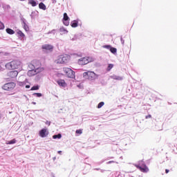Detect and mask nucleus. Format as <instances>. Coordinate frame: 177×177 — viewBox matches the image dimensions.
Listing matches in <instances>:
<instances>
[{
    "label": "nucleus",
    "instance_id": "obj_20",
    "mask_svg": "<svg viewBox=\"0 0 177 177\" xmlns=\"http://www.w3.org/2000/svg\"><path fill=\"white\" fill-rule=\"evenodd\" d=\"M6 31L7 34H10V35H13V34H15V30H12L11 28H7Z\"/></svg>",
    "mask_w": 177,
    "mask_h": 177
},
{
    "label": "nucleus",
    "instance_id": "obj_38",
    "mask_svg": "<svg viewBox=\"0 0 177 177\" xmlns=\"http://www.w3.org/2000/svg\"><path fill=\"white\" fill-rule=\"evenodd\" d=\"M113 162H114V161L111 160V161L108 162L107 164H111V163H113Z\"/></svg>",
    "mask_w": 177,
    "mask_h": 177
},
{
    "label": "nucleus",
    "instance_id": "obj_29",
    "mask_svg": "<svg viewBox=\"0 0 177 177\" xmlns=\"http://www.w3.org/2000/svg\"><path fill=\"white\" fill-rule=\"evenodd\" d=\"M17 34L19 37H21L22 38L24 37V33H23V32H21V30H19L17 32Z\"/></svg>",
    "mask_w": 177,
    "mask_h": 177
},
{
    "label": "nucleus",
    "instance_id": "obj_17",
    "mask_svg": "<svg viewBox=\"0 0 177 177\" xmlns=\"http://www.w3.org/2000/svg\"><path fill=\"white\" fill-rule=\"evenodd\" d=\"M59 31L62 34H67V32H68V30L67 29H66L64 27H61L59 28Z\"/></svg>",
    "mask_w": 177,
    "mask_h": 177
},
{
    "label": "nucleus",
    "instance_id": "obj_39",
    "mask_svg": "<svg viewBox=\"0 0 177 177\" xmlns=\"http://www.w3.org/2000/svg\"><path fill=\"white\" fill-rule=\"evenodd\" d=\"M6 8H7V9H10V6L7 5V6H6Z\"/></svg>",
    "mask_w": 177,
    "mask_h": 177
},
{
    "label": "nucleus",
    "instance_id": "obj_45",
    "mask_svg": "<svg viewBox=\"0 0 177 177\" xmlns=\"http://www.w3.org/2000/svg\"><path fill=\"white\" fill-rule=\"evenodd\" d=\"M21 78H24V76H23V75L21 76V77H20V79H21Z\"/></svg>",
    "mask_w": 177,
    "mask_h": 177
},
{
    "label": "nucleus",
    "instance_id": "obj_11",
    "mask_svg": "<svg viewBox=\"0 0 177 177\" xmlns=\"http://www.w3.org/2000/svg\"><path fill=\"white\" fill-rule=\"evenodd\" d=\"M48 135H49V131H48V129H42L39 131V136H41V138H46Z\"/></svg>",
    "mask_w": 177,
    "mask_h": 177
},
{
    "label": "nucleus",
    "instance_id": "obj_40",
    "mask_svg": "<svg viewBox=\"0 0 177 177\" xmlns=\"http://www.w3.org/2000/svg\"><path fill=\"white\" fill-rule=\"evenodd\" d=\"M26 89L30 88V85H26Z\"/></svg>",
    "mask_w": 177,
    "mask_h": 177
},
{
    "label": "nucleus",
    "instance_id": "obj_32",
    "mask_svg": "<svg viewBox=\"0 0 177 177\" xmlns=\"http://www.w3.org/2000/svg\"><path fill=\"white\" fill-rule=\"evenodd\" d=\"M103 48H104L105 49H109V50H110L111 49V46L105 45V46H103Z\"/></svg>",
    "mask_w": 177,
    "mask_h": 177
},
{
    "label": "nucleus",
    "instance_id": "obj_9",
    "mask_svg": "<svg viewBox=\"0 0 177 177\" xmlns=\"http://www.w3.org/2000/svg\"><path fill=\"white\" fill-rule=\"evenodd\" d=\"M53 46L50 44H44L41 46L43 50H45L46 52H53Z\"/></svg>",
    "mask_w": 177,
    "mask_h": 177
},
{
    "label": "nucleus",
    "instance_id": "obj_12",
    "mask_svg": "<svg viewBox=\"0 0 177 177\" xmlns=\"http://www.w3.org/2000/svg\"><path fill=\"white\" fill-rule=\"evenodd\" d=\"M30 70L28 71V77H32L34 75H37V74L39 73L38 71H36L35 69L29 68Z\"/></svg>",
    "mask_w": 177,
    "mask_h": 177
},
{
    "label": "nucleus",
    "instance_id": "obj_8",
    "mask_svg": "<svg viewBox=\"0 0 177 177\" xmlns=\"http://www.w3.org/2000/svg\"><path fill=\"white\" fill-rule=\"evenodd\" d=\"M90 62H91V60L89 57H85L79 59L78 64H80V66H85V64H88V63H89Z\"/></svg>",
    "mask_w": 177,
    "mask_h": 177
},
{
    "label": "nucleus",
    "instance_id": "obj_43",
    "mask_svg": "<svg viewBox=\"0 0 177 177\" xmlns=\"http://www.w3.org/2000/svg\"><path fill=\"white\" fill-rule=\"evenodd\" d=\"M58 154H62V151H58Z\"/></svg>",
    "mask_w": 177,
    "mask_h": 177
},
{
    "label": "nucleus",
    "instance_id": "obj_34",
    "mask_svg": "<svg viewBox=\"0 0 177 177\" xmlns=\"http://www.w3.org/2000/svg\"><path fill=\"white\" fill-rule=\"evenodd\" d=\"M55 32H56V30L53 29V30L49 32L48 34H55Z\"/></svg>",
    "mask_w": 177,
    "mask_h": 177
},
{
    "label": "nucleus",
    "instance_id": "obj_16",
    "mask_svg": "<svg viewBox=\"0 0 177 177\" xmlns=\"http://www.w3.org/2000/svg\"><path fill=\"white\" fill-rule=\"evenodd\" d=\"M21 21H22V26H23L24 30H26V31H27V30H28V26L26 24V19H24V18L21 19Z\"/></svg>",
    "mask_w": 177,
    "mask_h": 177
},
{
    "label": "nucleus",
    "instance_id": "obj_25",
    "mask_svg": "<svg viewBox=\"0 0 177 177\" xmlns=\"http://www.w3.org/2000/svg\"><path fill=\"white\" fill-rule=\"evenodd\" d=\"M30 5H32V6H35L37 5V2L34 0H31L28 2Z\"/></svg>",
    "mask_w": 177,
    "mask_h": 177
},
{
    "label": "nucleus",
    "instance_id": "obj_27",
    "mask_svg": "<svg viewBox=\"0 0 177 177\" xmlns=\"http://www.w3.org/2000/svg\"><path fill=\"white\" fill-rule=\"evenodd\" d=\"M38 89H39V86H33L30 91H38Z\"/></svg>",
    "mask_w": 177,
    "mask_h": 177
},
{
    "label": "nucleus",
    "instance_id": "obj_1",
    "mask_svg": "<svg viewBox=\"0 0 177 177\" xmlns=\"http://www.w3.org/2000/svg\"><path fill=\"white\" fill-rule=\"evenodd\" d=\"M29 68L38 71L39 73L44 71V68L41 67V62L38 60H33L30 64H28Z\"/></svg>",
    "mask_w": 177,
    "mask_h": 177
},
{
    "label": "nucleus",
    "instance_id": "obj_30",
    "mask_svg": "<svg viewBox=\"0 0 177 177\" xmlns=\"http://www.w3.org/2000/svg\"><path fill=\"white\" fill-rule=\"evenodd\" d=\"M33 95L35 96H37V97H41V96H42V93H33Z\"/></svg>",
    "mask_w": 177,
    "mask_h": 177
},
{
    "label": "nucleus",
    "instance_id": "obj_3",
    "mask_svg": "<svg viewBox=\"0 0 177 177\" xmlns=\"http://www.w3.org/2000/svg\"><path fill=\"white\" fill-rule=\"evenodd\" d=\"M70 57L67 55H61L58 56L57 59L55 61L57 64H64L68 62Z\"/></svg>",
    "mask_w": 177,
    "mask_h": 177
},
{
    "label": "nucleus",
    "instance_id": "obj_5",
    "mask_svg": "<svg viewBox=\"0 0 177 177\" xmlns=\"http://www.w3.org/2000/svg\"><path fill=\"white\" fill-rule=\"evenodd\" d=\"M83 75L84 77H87L89 81H94V80H96V78H97L96 73L92 71L84 72L83 73Z\"/></svg>",
    "mask_w": 177,
    "mask_h": 177
},
{
    "label": "nucleus",
    "instance_id": "obj_4",
    "mask_svg": "<svg viewBox=\"0 0 177 177\" xmlns=\"http://www.w3.org/2000/svg\"><path fill=\"white\" fill-rule=\"evenodd\" d=\"M135 167L140 169L141 172H149V168L146 166L143 160L139 161L138 165H135Z\"/></svg>",
    "mask_w": 177,
    "mask_h": 177
},
{
    "label": "nucleus",
    "instance_id": "obj_24",
    "mask_svg": "<svg viewBox=\"0 0 177 177\" xmlns=\"http://www.w3.org/2000/svg\"><path fill=\"white\" fill-rule=\"evenodd\" d=\"M53 139H62V134L59 133L57 135H54L53 136Z\"/></svg>",
    "mask_w": 177,
    "mask_h": 177
},
{
    "label": "nucleus",
    "instance_id": "obj_26",
    "mask_svg": "<svg viewBox=\"0 0 177 177\" xmlns=\"http://www.w3.org/2000/svg\"><path fill=\"white\" fill-rule=\"evenodd\" d=\"M113 67H114V65L113 64H109L106 68L107 71H110L111 68H113Z\"/></svg>",
    "mask_w": 177,
    "mask_h": 177
},
{
    "label": "nucleus",
    "instance_id": "obj_37",
    "mask_svg": "<svg viewBox=\"0 0 177 177\" xmlns=\"http://www.w3.org/2000/svg\"><path fill=\"white\" fill-rule=\"evenodd\" d=\"M146 118H147H147H151V115H147V116H146Z\"/></svg>",
    "mask_w": 177,
    "mask_h": 177
},
{
    "label": "nucleus",
    "instance_id": "obj_28",
    "mask_svg": "<svg viewBox=\"0 0 177 177\" xmlns=\"http://www.w3.org/2000/svg\"><path fill=\"white\" fill-rule=\"evenodd\" d=\"M103 106H104V102H101L98 104L97 105V109H102V107H103Z\"/></svg>",
    "mask_w": 177,
    "mask_h": 177
},
{
    "label": "nucleus",
    "instance_id": "obj_22",
    "mask_svg": "<svg viewBox=\"0 0 177 177\" xmlns=\"http://www.w3.org/2000/svg\"><path fill=\"white\" fill-rule=\"evenodd\" d=\"M110 52L111 53H113V55H115V53H117V48H115L114 47H111Z\"/></svg>",
    "mask_w": 177,
    "mask_h": 177
},
{
    "label": "nucleus",
    "instance_id": "obj_33",
    "mask_svg": "<svg viewBox=\"0 0 177 177\" xmlns=\"http://www.w3.org/2000/svg\"><path fill=\"white\" fill-rule=\"evenodd\" d=\"M76 133H79L80 135H81L82 133V130L81 129L76 130Z\"/></svg>",
    "mask_w": 177,
    "mask_h": 177
},
{
    "label": "nucleus",
    "instance_id": "obj_2",
    "mask_svg": "<svg viewBox=\"0 0 177 177\" xmlns=\"http://www.w3.org/2000/svg\"><path fill=\"white\" fill-rule=\"evenodd\" d=\"M21 62L19 60H14L8 62L6 64V68L8 70H15L16 68H20Z\"/></svg>",
    "mask_w": 177,
    "mask_h": 177
},
{
    "label": "nucleus",
    "instance_id": "obj_13",
    "mask_svg": "<svg viewBox=\"0 0 177 177\" xmlns=\"http://www.w3.org/2000/svg\"><path fill=\"white\" fill-rule=\"evenodd\" d=\"M18 75L19 72L17 71H12L8 73V77H10V78H16Z\"/></svg>",
    "mask_w": 177,
    "mask_h": 177
},
{
    "label": "nucleus",
    "instance_id": "obj_7",
    "mask_svg": "<svg viewBox=\"0 0 177 177\" xmlns=\"http://www.w3.org/2000/svg\"><path fill=\"white\" fill-rule=\"evenodd\" d=\"M16 87V83L15 82H8L2 86V89L4 91H13Z\"/></svg>",
    "mask_w": 177,
    "mask_h": 177
},
{
    "label": "nucleus",
    "instance_id": "obj_6",
    "mask_svg": "<svg viewBox=\"0 0 177 177\" xmlns=\"http://www.w3.org/2000/svg\"><path fill=\"white\" fill-rule=\"evenodd\" d=\"M63 71H64V73H65L66 75H67V77L68 78H75V72L72 71L71 68H64Z\"/></svg>",
    "mask_w": 177,
    "mask_h": 177
},
{
    "label": "nucleus",
    "instance_id": "obj_19",
    "mask_svg": "<svg viewBox=\"0 0 177 177\" xmlns=\"http://www.w3.org/2000/svg\"><path fill=\"white\" fill-rule=\"evenodd\" d=\"M39 9H42V10H46V6L44 5V3H40L39 4Z\"/></svg>",
    "mask_w": 177,
    "mask_h": 177
},
{
    "label": "nucleus",
    "instance_id": "obj_31",
    "mask_svg": "<svg viewBox=\"0 0 177 177\" xmlns=\"http://www.w3.org/2000/svg\"><path fill=\"white\" fill-rule=\"evenodd\" d=\"M3 28H5V25L3 24V23L0 21V30H3Z\"/></svg>",
    "mask_w": 177,
    "mask_h": 177
},
{
    "label": "nucleus",
    "instance_id": "obj_42",
    "mask_svg": "<svg viewBox=\"0 0 177 177\" xmlns=\"http://www.w3.org/2000/svg\"><path fill=\"white\" fill-rule=\"evenodd\" d=\"M165 172H166V174H168V172H169V170L166 169V170H165Z\"/></svg>",
    "mask_w": 177,
    "mask_h": 177
},
{
    "label": "nucleus",
    "instance_id": "obj_21",
    "mask_svg": "<svg viewBox=\"0 0 177 177\" xmlns=\"http://www.w3.org/2000/svg\"><path fill=\"white\" fill-rule=\"evenodd\" d=\"M71 27L75 28V27H78V22L77 21H74L73 22L71 23Z\"/></svg>",
    "mask_w": 177,
    "mask_h": 177
},
{
    "label": "nucleus",
    "instance_id": "obj_36",
    "mask_svg": "<svg viewBox=\"0 0 177 177\" xmlns=\"http://www.w3.org/2000/svg\"><path fill=\"white\" fill-rule=\"evenodd\" d=\"M46 125H50V122L46 121Z\"/></svg>",
    "mask_w": 177,
    "mask_h": 177
},
{
    "label": "nucleus",
    "instance_id": "obj_14",
    "mask_svg": "<svg viewBox=\"0 0 177 177\" xmlns=\"http://www.w3.org/2000/svg\"><path fill=\"white\" fill-rule=\"evenodd\" d=\"M56 82L58 84L59 86H62V88H66L67 86V84H66L64 80H57Z\"/></svg>",
    "mask_w": 177,
    "mask_h": 177
},
{
    "label": "nucleus",
    "instance_id": "obj_23",
    "mask_svg": "<svg viewBox=\"0 0 177 177\" xmlns=\"http://www.w3.org/2000/svg\"><path fill=\"white\" fill-rule=\"evenodd\" d=\"M16 142H17L16 139H12L10 141H8V142H6V145H15Z\"/></svg>",
    "mask_w": 177,
    "mask_h": 177
},
{
    "label": "nucleus",
    "instance_id": "obj_10",
    "mask_svg": "<svg viewBox=\"0 0 177 177\" xmlns=\"http://www.w3.org/2000/svg\"><path fill=\"white\" fill-rule=\"evenodd\" d=\"M63 23L66 26L70 25V17H68L66 12L64 13Z\"/></svg>",
    "mask_w": 177,
    "mask_h": 177
},
{
    "label": "nucleus",
    "instance_id": "obj_35",
    "mask_svg": "<svg viewBox=\"0 0 177 177\" xmlns=\"http://www.w3.org/2000/svg\"><path fill=\"white\" fill-rule=\"evenodd\" d=\"M120 41H121V42H122V44L124 45V42H125V40H124V39H122V37H120Z\"/></svg>",
    "mask_w": 177,
    "mask_h": 177
},
{
    "label": "nucleus",
    "instance_id": "obj_41",
    "mask_svg": "<svg viewBox=\"0 0 177 177\" xmlns=\"http://www.w3.org/2000/svg\"><path fill=\"white\" fill-rule=\"evenodd\" d=\"M53 3H56V0H52Z\"/></svg>",
    "mask_w": 177,
    "mask_h": 177
},
{
    "label": "nucleus",
    "instance_id": "obj_44",
    "mask_svg": "<svg viewBox=\"0 0 177 177\" xmlns=\"http://www.w3.org/2000/svg\"><path fill=\"white\" fill-rule=\"evenodd\" d=\"M75 39H77V38H73L72 41H75Z\"/></svg>",
    "mask_w": 177,
    "mask_h": 177
},
{
    "label": "nucleus",
    "instance_id": "obj_15",
    "mask_svg": "<svg viewBox=\"0 0 177 177\" xmlns=\"http://www.w3.org/2000/svg\"><path fill=\"white\" fill-rule=\"evenodd\" d=\"M110 78H111L112 80H115L116 81H122V80H124V77L118 76L116 75H113L110 76Z\"/></svg>",
    "mask_w": 177,
    "mask_h": 177
},
{
    "label": "nucleus",
    "instance_id": "obj_18",
    "mask_svg": "<svg viewBox=\"0 0 177 177\" xmlns=\"http://www.w3.org/2000/svg\"><path fill=\"white\" fill-rule=\"evenodd\" d=\"M27 82H28L27 79H25V81H24V82H18V85L19 86H24V85H26L27 84Z\"/></svg>",
    "mask_w": 177,
    "mask_h": 177
}]
</instances>
